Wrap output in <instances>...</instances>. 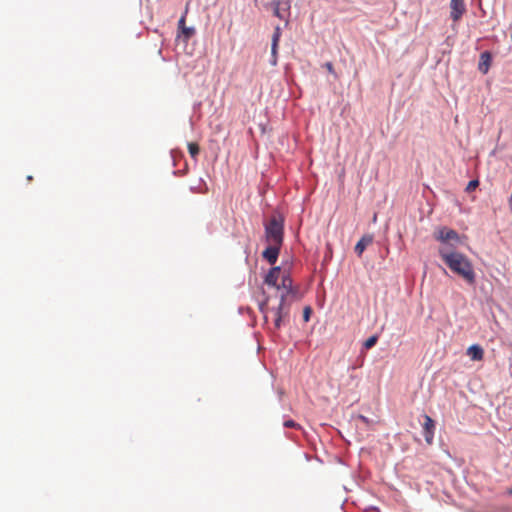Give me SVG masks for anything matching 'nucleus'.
I'll use <instances>...</instances> for the list:
<instances>
[{
    "label": "nucleus",
    "mask_w": 512,
    "mask_h": 512,
    "mask_svg": "<svg viewBox=\"0 0 512 512\" xmlns=\"http://www.w3.org/2000/svg\"><path fill=\"white\" fill-rule=\"evenodd\" d=\"M508 494L512 495V488L508 490Z\"/></svg>",
    "instance_id": "obj_25"
},
{
    "label": "nucleus",
    "mask_w": 512,
    "mask_h": 512,
    "mask_svg": "<svg viewBox=\"0 0 512 512\" xmlns=\"http://www.w3.org/2000/svg\"><path fill=\"white\" fill-rule=\"evenodd\" d=\"M450 17L454 22H458L466 13L465 0H450Z\"/></svg>",
    "instance_id": "obj_5"
},
{
    "label": "nucleus",
    "mask_w": 512,
    "mask_h": 512,
    "mask_svg": "<svg viewBox=\"0 0 512 512\" xmlns=\"http://www.w3.org/2000/svg\"><path fill=\"white\" fill-rule=\"evenodd\" d=\"M438 253L443 262L453 273L463 278L467 283L474 284V268L466 255L446 246H439Z\"/></svg>",
    "instance_id": "obj_1"
},
{
    "label": "nucleus",
    "mask_w": 512,
    "mask_h": 512,
    "mask_svg": "<svg viewBox=\"0 0 512 512\" xmlns=\"http://www.w3.org/2000/svg\"><path fill=\"white\" fill-rule=\"evenodd\" d=\"M179 28L183 29L185 27V16H182L178 21Z\"/></svg>",
    "instance_id": "obj_22"
},
{
    "label": "nucleus",
    "mask_w": 512,
    "mask_h": 512,
    "mask_svg": "<svg viewBox=\"0 0 512 512\" xmlns=\"http://www.w3.org/2000/svg\"><path fill=\"white\" fill-rule=\"evenodd\" d=\"M273 14H274L276 17L280 18V19L282 18V15H281V13H280L279 3H276V4L274 5Z\"/></svg>",
    "instance_id": "obj_20"
},
{
    "label": "nucleus",
    "mask_w": 512,
    "mask_h": 512,
    "mask_svg": "<svg viewBox=\"0 0 512 512\" xmlns=\"http://www.w3.org/2000/svg\"><path fill=\"white\" fill-rule=\"evenodd\" d=\"M284 427L286 428H294V429H300L301 426L300 424L296 423L295 421L293 420H286L284 423H283Z\"/></svg>",
    "instance_id": "obj_18"
},
{
    "label": "nucleus",
    "mask_w": 512,
    "mask_h": 512,
    "mask_svg": "<svg viewBox=\"0 0 512 512\" xmlns=\"http://www.w3.org/2000/svg\"><path fill=\"white\" fill-rule=\"evenodd\" d=\"M259 309L263 314L265 324L271 321L274 330H279L288 318L289 308L285 305V295H280V301L277 306H270L269 299H266L259 305Z\"/></svg>",
    "instance_id": "obj_2"
},
{
    "label": "nucleus",
    "mask_w": 512,
    "mask_h": 512,
    "mask_svg": "<svg viewBox=\"0 0 512 512\" xmlns=\"http://www.w3.org/2000/svg\"><path fill=\"white\" fill-rule=\"evenodd\" d=\"M281 246L282 245L268 244V247L262 253L263 258L266 259L269 264H275L279 256Z\"/></svg>",
    "instance_id": "obj_8"
},
{
    "label": "nucleus",
    "mask_w": 512,
    "mask_h": 512,
    "mask_svg": "<svg viewBox=\"0 0 512 512\" xmlns=\"http://www.w3.org/2000/svg\"><path fill=\"white\" fill-rule=\"evenodd\" d=\"M327 70L330 72V73H334V67H333V64L331 62H327L325 64Z\"/></svg>",
    "instance_id": "obj_23"
},
{
    "label": "nucleus",
    "mask_w": 512,
    "mask_h": 512,
    "mask_svg": "<svg viewBox=\"0 0 512 512\" xmlns=\"http://www.w3.org/2000/svg\"><path fill=\"white\" fill-rule=\"evenodd\" d=\"M283 220L280 216H272L265 224V239L268 244L282 245Z\"/></svg>",
    "instance_id": "obj_3"
},
{
    "label": "nucleus",
    "mask_w": 512,
    "mask_h": 512,
    "mask_svg": "<svg viewBox=\"0 0 512 512\" xmlns=\"http://www.w3.org/2000/svg\"><path fill=\"white\" fill-rule=\"evenodd\" d=\"M281 37V28L276 26L272 35V44H279Z\"/></svg>",
    "instance_id": "obj_15"
},
{
    "label": "nucleus",
    "mask_w": 512,
    "mask_h": 512,
    "mask_svg": "<svg viewBox=\"0 0 512 512\" xmlns=\"http://www.w3.org/2000/svg\"><path fill=\"white\" fill-rule=\"evenodd\" d=\"M278 45L279 44H271V56H272L271 63H272V65L277 64Z\"/></svg>",
    "instance_id": "obj_16"
},
{
    "label": "nucleus",
    "mask_w": 512,
    "mask_h": 512,
    "mask_svg": "<svg viewBox=\"0 0 512 512\" xmlns=\"http://www.w3.org/2000/svg\"><path fill=\"white\" fill-rule=\"evenodd\" d=\"M281 283L279 284L280 285V290L282 289L283 292L281 294H284L285 297L292 293L293 292V281L292 279L290 278L289 274L286 273L285 271L282 272L281 271Z\"/></svg>",
    "instance_id": "obj_9"
},
{
    "label": "nucleus",
    "mask_w": 512,
    "mask_h": 512,
    "mask_svg": "<svg viewBox=\"0 0 512 512\" xmlns=\"http://www.w3.org/2000/svg\"><path fill=\"white\" fill-rule=\"evenodd\" d=\"M467 355L474 361H481L484 357V350L480 345L474 344L467 349Z\"/></svg>",
    "instance_id": "obj_11"
},
{
    "label": "nucleus",
    "mask_w": 512,
    "mask_h": 512,
    "mask_svg": "<svg viewBox=\"0 0 512 512\" xmlns=\"http://www.w3.org/2000/svg\"><path fill=\"white\" fill-rule=\"evenodd\" d=\"M373 242V236L370 234H366L361 237V239L356 243L355 245V252L358 256H361L365 249L372 244Z\"/></svg>",
    "instance_id": "obj_10"
},
{
    "label": "nucleus",
    "mask_w": 512,
    "mask_h": 512,
    "mask_svg": "<svg viewBox=\"0 0 512 512\" xmlns=\"http://www.w3.org/2000/svg\"><path fill=\"white\" fill-rule=\"evenodd\" d=\"M281 277V268L279 266L272 267L268 274L265 276L264 283L268 286L275 287L278 291L280 290V285L278 281Z\"/></svg>",
    "instance_id": "obj_7"
},
{
    "label": "nucleus",
    "mask_w": 512,
    "mask_h": 512,
    "mask_svg": "<svg viewBox=\"0 0 512 512\" xmlns=\"http://www.w3.org/2000/svg\"><path fill=\"white\" fill-rule=\"evenodd\" d=\"M182 32L187 36L190 37L193 34V28L184 27L182 29Z\"/></svg>",
    "instance_id": "obj_21"
},
{
    "label": "nucleus",
    "mask_w": 512,
    "mask_h": 512,
    "mask_svg": "<svg viewBox=\"0 0 512 512\" xmlns=\"http://www.w3.org/2000/svg\"><path fill=\"white\" fill-rule=\"evenodd\" d=\"M479 185V181L478 180H471L469 181V183L467 184L466 186V191L467 192H472L474 191Z\"/></svg>",
    "instance_id": "obj_17"
},
{
    "label": "nucleus",
    "mask_w": 512,
    "mask_h": 512,
    "mask_svg": "<svg viewBox=\"0 0 512 512\" xmlns=\"http://www.w3.org/2000/svg\"><path fill=\"white\" fill-rule=\"evenodd\" d=\"M434 430H435L434 420L430 416L425 415L424 423H423V434H424L425 441L429 445H431L433 443Z\"/></svg>",
    "instance_id": "obj_6"
},
{
    "label": "nucleus",
    "mask_w": 512,
    "mask_h": 512,
    "mask_svg": "<svg viewBox=\"0 0 512 512\" xmlns=\"http://www.w3.org/2000/svg\"><path fill=\"white\" fill-rule=\"evenodd\" d=\"M359 418H360L363 422H367V418H366V417H364V416H362V415H361Z\"/></svg>",
    "instance_id": "obj_24"
},
{
    "label": "nucleus",
    "mask_w": 512,
    "mask_h": 512,
    "mask_svg": "<svg viewBox=\"0 0 512 512\" xmlns=\"http://www.w3.org/2000/svg\"><path fill=\"white\" fill-rule=\"evenodd\" d=\"M377 341H378V336L372 335L368 339H366V341L363 343V346L365 349H371L372 347H374L376 345Z\"/></svg>",
    "instance_id": "obj_14"
},
{
    "label": "nucleus",
    "mask_w": 512,
    "mask_h": 512,
    "mask_svg": "<svg viewBox=\"0 0 512 512\" xmlns=\"http://www.w3.org/2000/svg\"><path fill=\"white\" fill-rule=\"evenodd\" d=\"M310 314H311V308L309 306L305 307L304 311H303L304 321H306V322L309 321Z\"/></svg>",
    "instance_id": "obj_19"
},
{
    "label": "nucleus",
    "mask_w": 512,
    "mask_h": 512,
    "mask_svg": "<svg viewBox=\"0 0 512 512\" xmlns=\"http://www.w3.org/2000/svg\"><path fill=\"white\" fill-rule=\"evenodd\" d=\"M188 151H189L190 156L192 158L196 159L199 154L200 148L197 143L191 142V143H188Z\"/></svg>",
    "instance_id": "obj_13"
},
{
    "label": "nucleus",
    "mask_w": 512,
    "mask_h": 512,
    "mask_svg": "<svg viewBox=\"0 0 512 512\" xmlns=\"http://www.w3.org/2000/svg\"><path fill=\"white\" fill-rule=\"evenodd\" d=\"M491 61L492 57L489 52L485 51L481 53L478 68L483 74H486L488 72L491 65Z\"/></svg>",
    "instance_id": "obj_12"
},
{
    "label": "nucleus",
    "mask_w": 512,
    "mask_h": 512,
    "mask_svg": "<svg viewBox=\"0 0 512 512\" xmlns=\"http://www.w3.org/2000/svg\"><path fill=\"white\" fill-rule=\"evenodd\" d=\"M434 238L441 243L440 246H446L454 249L455 245L461 243L459 234L448 227H439L434 232Z\"/></svg>",
    "instance_id": "obj_4"
}]
</instances>
